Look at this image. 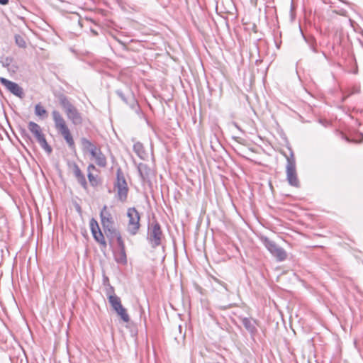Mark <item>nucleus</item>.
Returning <instances> with one entry per match:
<instances>
[{
    "label": "nucleus",
    "mask_w": 363,
    "mask_h": 363,
    "mask_svg": "<svg viewBox=\"0 0 363 363\" xmlns=\"http://www.w3.org/2000/svg\"><path fill=\"white\" fill-rule=\"evenodd\" d=\"M0 63L2 67L6 68L11 74H15L18 70V66L12 57L1 56L0 58Z\"/></svg>",
    "instance_id": "nucleus-14"
},
{
    "label": "nucleus",
    "mask_w": 363,
    "mask_h": 363,
    "mask_svg": "<svg viewBox=\"0 0 363 363\" xmlns=\"http://www.w3.org/2000/svg\"><path fill=\"white\" fill-rule=\"evenodd\" d=\"M52 116L54 121L55 128L57 133L63 137L70 149H74V140L67 124V122L62 114L58 111L53 110L52 111Z\"/></svg>",
    "instance_id": "nucleus-1"
},
{
    "label": "nucleus",
    "mask_w": 363,
    "mask_h": 363,
    "mask_svg": "<svg viewBox=\"0 0 363 363\" xmlns=\"http://www.w3.org/2000/svg\"><path fill=\"white\" fill-rule=\"evenodd\" d=\"M90 228L93 237L96 240V241L98 242L100 245H101L104 247H106L107 244L105 240L104 236L99 228L97 221L94 218H92L90 220Z\"/></svg>",
    "instance_id": "nucleus-12"
},
{
    "label": "nucleus",
    "mask_w": 363,
    "mask_h": 363,
    "mask_svg": "<svg viewBox=\"0 0 363 363\" xmlns=\"http://www.w3.org/2000/svg\"><path fill=\"white\" fill-rule=\"evenodd\" d=\"M164 239V235L160 224L157 220H154L149 223L147 227V240L152 248H157L162 245Z\"/></svg>",
    "instance_id": "nucleus-4"
},
{
    "label": "nucleus",
    "mask_w": 363,
    "mask_h": 363,
    "mask_svg": "<svg viewBox=\"0 0 363 363\" xmlns=\"http://www.w3.org/2000/svg\"><path fill=\"white\" fill-rule=\"evenodd\" d=\"M9 0H0V4L6 5L9 4Z\"/></svg>",
    "instance_id": "nucleus-28"
},
{
    "label": "nucleus",
    "mask_w": 363,
    "mask_h": 363,
    "mask_svg": "<svg viewBox=\"0 0 363 363\" xmlns=\"http://www.w3.org/2000/svg\"><path fill=\"white\" fill-rule=\"evenodd\" d=\"M59 102L62 107L67 118L75 125H81L83 122L82 114L78 109L69 101L64 94L58 96Z\"/></svg>",
    "instance_id": "nucleus-3"
},
{
    "label": "nucleus",
    "mask_w": 363,
    "mask_h": 363,
    "mask_svg": "<svg viewBox=\"0 0 363 363\" xmlns=\"http://www.w3.org/2000/svg\"><path fill=\"white\" fill-rule=\"evenodd\" d=\"M35 114L43 119L47 118L48 111L40 104H38L35 106Z\"/></svg>",
    "instance_id": "nucleus-24"
},
{
    "label": "nucleus",
    "mask_w": 363,
    "mask_h": 363,
    "mask_svg": "<svg viewBox=\"0 0 363 363\" xmlns=\"http://www.w3.org/2000/svg\"><path fill=\"white\" fill-rule=\"evenodd\" d=\"M259 240L277 262H283L287 258L286 250L277 245L275 242L263 235L259 238Z\"/></svg>",
    "instance_id": "nucleus-6"
},
{
    "label": "nucleus",
    "mask_w": 363,
    "mask_h": 363,
    "mask_svg": "<svg viewBox=\"0 0 363 363\" xmlns=\"http://www.w3.org/2000/svg\"><path fill=\"white\" fill-rule=\"evenodd\" d=\"M242 323L245 329L252 335H254L257 332L255 326L256 321L248 318H243L242 319Z\"/></svg>",
    "instance_id": "nucleus-20"
},
{
    "label": "nucleus",
    "mask_w": 363,
    "mask_h": 363,
    "mask_svg": "<svg viewBox=\"0 0 363 363\" xmlns=\"http://www.w3.org/2000/svg\"><path fill=\"white\" fill-rule=\"evenodd\" d=\"M81 144L82 147V151L84 152H89L91 155V158L94 160L96 165L100 167H106V157L102 152L99 147L94 144L86 138H81Z\"/></svg>",
    "instance_id": "nucleus-2"
},
{
    "label": "nucleus",
    "mask_w": 363,
    "mask_h": 363,
    "mask_svg": "<svg viewBox=\"0 0 363 363\" xmlns=\"http://www.w3.org/2000/svg\"><path fill=\"white\" fill-rule=\"evenodd\" d=\"M126 216L128 218L126 230L130 235L135 236L141 228L140 215L135 207H130L127 209Z\"/></svg>",
    "instance_id": "nucleus-5"
},
{
    "label": "nucleus",
    "mask_w": 363,
    "mask_h": 363,
    "mask_svg": "<svg viewBox=\"0 0 363 363\" xmlns=\"http://www.w3.org/2000/svg\"><path fill=\"white\" fill-rule=\"evenodd\" d=\"M105 234L110 239H116L117 244L123 242V238L120 232L114 227V224L110 225L108 227L103 228Z\"/></svg>",
    "instance_id": "nucleus-16"
},
{
    "label": "nucleus",
    "mask_w": 363,
    "mask_h": 363,
    "mask_svg": "<svg viewBox=\"0 0 363 363\" xmlns=\"http://www.w3.org/2000/svg\"><path fill=\"white\" fill-rule=\"evenodd\" d=\"M117 191V198L118 199L124 203L127 200L128 187H116Z\"/></svg>",
    "instance_id": "nucleus-23"
},
{
    "label": "nucleus",
    "mask_w": 363,
    "mask_h": 363,
    "mask_svg": "<svg viewBox=\"0 0 363 363\" xmlns=\"http://www.w3.org/2000/svg\"><path fill=\"white\" fill-rule=\"evenodd\" d=\"M108 302L111 304L113 310L125 323L130 321V317L127 313L126 309L121 304V298L114 293L108 296Z\"/></svg>",
    "instance_id": "nucleus-9"
},
{
    "label": "nucleus",
    "mask_w": 363,
    "mask_h": 363,
    "mask_svg": "<svg viewBox=\"0 0 363 363\" xmlns=\"http://www.w3.org/2000/svg\"><path fill=\"white\" fill-rule=\"evenodd\" d=\"M28 128L30 132L34 135L37 142L39 143L40 147L48 154H50L52 151V147L48 145L45 136L43 133L41 127L33 121H30L28 124Z\"/></svg>",
    "instance_id": "nucleus-7"
},
{
    "label": "nucleus",
    "mask_w": 363,
    "mask_h": 363,
    "mask_svg": "<svg viewBox=\"0 0 363 363\" xmlns=\"http://www.w3.org/2000/svg\"><path fill=\"white\" fill-rule=\"evenodd\" d=\"M96 170V168L94 164H89L87 166V178L90 185L93 187H96L100 184V179L99 176L93 174V172Z\"/></svg>",
    "instance_id": "nucleus-17"
},
{
    "label": "nucleus",
    "mask_w": 363,
    "mask_h": 363,
    "mask_svg": "<svg viewBox=\"0 0 363 363\" xmlns=\"http://www.w3.org/2000/svg\"><path fill=\"white\" fill-rule=\"evenodd\" d=\"M100 218L103 228L114 224L113 218L106 205L101 210Z\"/></svg>",
    "instance_id": "nucleus-15"
},
{
    "label": "nucleus",
    "mask_w": 363,
    "mask_h": 363,
    "mask_svg": "<svg viewBox=\"0 0 363 363\" xmlns=\"http://www.w3.org/2000/svg\"><path fill=\"white\" fill-rule=\"evenodd\" d=\"M15 42L16 45L20 48H24L26 47V43L24 38L20 35H15Z\"/></svg>",
    "instance_id": "nucleus-25"
},
{
    "label": "nucleus",
    "mask_w": 363,
    "mask_h": 363,
    "mask_svg": "<svg viewBox=\"0 0 363 363\" xmlns=\"http://www.w3.org/2000/svg\"><path fill=\"white\" fill-rule=\"evenodd\" d=\"M360 90L359 86H355L353 88L352 91L350 93V94H354V93H359Z\"/></svg>",
    "instance_id": "nucleus-27"
},
{
    "label": "nucleus",
    "mask_w": 363,
    "mask_h": 363,
    "mask_svg": "<svg viewBox=\"0 0 363 363\" xmlns=\"http://www.w3.org/2000/svg\"><path fill=\"white\" fill-rule=\"evenodd\" d=\"M115 187H128L125 179L121 168L116 171V182Z\"/></svg>",
    "instance_id": "nucleus-21"
},
{
    "label": "nucleus",
    "mask_w": 363,
    "mask_h": 363,
    "mask_svg": "<svg viewBox=\"0 0 363 363\" xmlns=\"http://www.w3.org/2000/svg\"><path fill=\"white\" fill-rule=\"evenodd\" d=\"M345 11H342V12H341V14H342V15H344V14H345Z\"/></svg>",
    "instance_id": "nucleus-29"
},
{
    "label": "nucleus",
    "mask_w": 363,
    "mask_h": 363,
    "mask_svg": "<svg viewBox=\"0 0 363 363\" xmlns=\"http://www.w3.org/2000/svg\"><path fill=\"white\" fill-rule=\"evenodd\" d=\"M0 83L6 89L7 91L13 95L22 99L24 96V92L17 83L10 81L4 77H0Z\"/></svg>",
    "instance_id": "nucleus-10"
},
{
    "label": "nucleus",
    "mask_w": 363,
    "mask_h": 363,
    "mask_svg": "<svg viewBox=\"0 0 363 363\" xmlns=\"http://www.w3.org/2000/svg\"><path fill=\"white\" fill-rule=\"evenodd\" d=\"M116 94L127 104L128 105L133 111L135 112H138L139 111V105L138 103L134 96V94L130 91L125 94L121 90H116Z\"/></svg>",
    "instance_id": "nucleus-11"
},
{
    "label": "nucleus",
    "mask_w": 363,
    "mask_h": 363,
    "mask_svg": "<svg viewBox=\"0 0 363 363\" xmlns=\"http://www.w3.org/2000/svg\"><path fill=\"white\" fill-rule=\"evenodd\" d=\"M310 48H311V50H312L313 52H315V53L318 52V50H317V49H316V47H315V45H314L313 40H312V43L310 44Z\"/></svg>",
    "instance_id": "nucleus-26"
},
{
    "label": "nucleus",
    "mask_w": 363,
    "mask_h": 363,
    "mask_svg": "<svg viewBox=\"0 0 363 363\" xmlns=\"http://www.w3.org/2000/svg\"><path fill=\"white\" fill-rule=\"evenodd\" d=\"M340 1H342V2L345 3V4H347V2L344 1L343 0H340Z\"/></svg>",
    "instance_id": "nucleus-30"
},
{
    "label": "nucleus",
    "mask_w": 363,
    "mask_h": 363,
    "mask_svg": "<svg viewBox=\"0 0 363 363\" xmlns=\"http://www.w3.org/2000/svg\"><path fill=\"white\" fill-rule=\"evenodd\" d=\"M138 169L143 181H148L152 173L151 169L144 163H140L138 165Z\"/></svg>",
    "instance_id": "nucleus-19"
},
{
    "label": "nucleus",
    "mask_w": 363,
    "mask_h": 363,
    "mask_svg": "<svg viewBox=\"0 0 363 363\" xmlns=\"http://www.w3.org/2000/svg\"><path fill=\"white\" fill-rule=\"evenodd\" d=\"M286 174V180L290 186L296 188L300 187V182L298 178L296 167V160L293 154H291V157H287Z\"/></svg>",
    "instance_id": "nucleus-8"
},
{
    "label": "nucleus",
    "mask_w": 363,
    "mask_h": 363,
    "mask_svg": "<svg viewBox=\"0 0 363 363\" xmlns=\"http://www.w3.org/2000/svg\"><path fill=\"white\" fill-rule=\"evenodd\" d=\"M133 150L135 154L142 160H144L147 156L144 146L140 142H137L133 145Z\"/></svg>",
    "instance_id": "nucleus-22"
},
{
    "label": "nucleus",
    "mask_w": 363,
    "mask_h": 363,
    "mask_svg": "<svg viewBox=\"0 0 363 363\" xmlns=\"http://www.w3.org/2000/svg\"><path fill=\"white\" fill-rule=\"evenodd\" d=\"M118 251L115 253V260L116 262L125 264L127 263V257L125 253V247L124 242H121L118 243Z\"/></svg>",
    "instance_id": "nucleus-18"
},
{
    "label": "nucleus",
    "mask_w": 363,
    "mask_h": 363,
    "mask_svg": "<svg viewBox=\"0 0 363 363\" xmlns=\"http://www.w3.org/2000/svg\"><path fill=\"white\" fill-rule=\"evenodd\" d=\"M70 167L72 171V174L75 179H77V182L80 184V186L83 188L84 190L88 189V184L85 177L84 174L82 172V171L80 169L78 164L75 162H73L72 164H70Z\"/></svg>",
    "instance_id": "nucleus-13"
}]
</instances>
